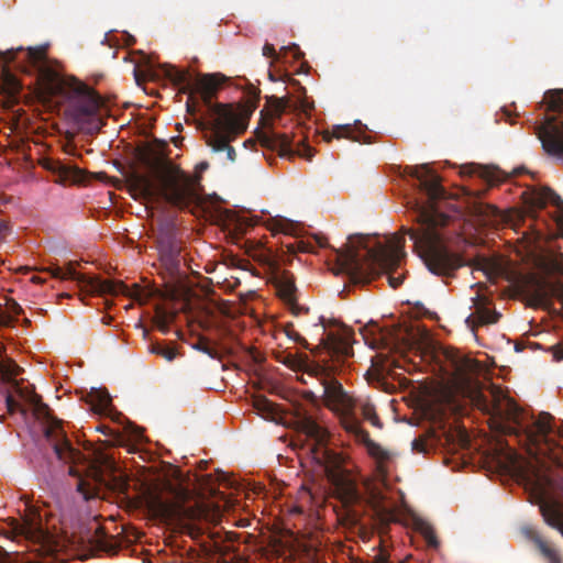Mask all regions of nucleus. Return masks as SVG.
<instances>
[{
  "instance_id": "obj_25",
  "label": "nucleus",
  "mask_w": 563,
  "mask_h": 563,
  "mask_svg": "<svg viewBox=\"0 0 563 563\" xmlns=\"http://www.w3.org/2000/svg\"><path fill=\"white\" fill-rule=\"evenodd\" d=\"M93 410L98 413L109 415L111 419L120 422L125 419L121 412H113L111 408V397L107 390H92L90 394Z\"/></svg>"
},
{
  "instance_id": "obj_26",
  "label": "nucleus",
  "mask_w": 563,
  "mask_h": 563,
  "mask_svg": "<svg viewBox=\"0 0 563 563\" xmlns=\"http://www.w3.org/2000/svg\"><path fill=\"white\" fill-rule=\"evenodd\" d=\"M540 512L548 526L560 531L563 537V510L558 503L542 501Z\"/></svg>"
},
{
  "instance_id": "obj_15",
  "label": "nucleus",
  "mask_w": 563,
  "mask_h": 563,
  "mask_svg": "<svg viewBox=\"0 0 563 563\" xmlns=\"http://www.w3.org/2000/svg\"><path fill=\"white\" fill-rule=\"evenodd\" d=\"M89 471L93 481L100 485L120 493H125L129 488L128 477L119 472L114 461L108 455L100 454L90 463Z\"/></svg>"
},
{
  "instance_id": "obj_45",
  "label": "nucleus",
  "mask_w": 563,
  "mask_h": 563,
  "mask_svg": "<svg viewBox=\"0 0 563 563\" xmlns=\"http://www.w3.org/2000/svg\"><path fill=\"white\" fill-rule=\"evenodd\" d=\"M256 408L263 412H273V405L266 398L256 400Z\"/></svg>"
},
{
  "instance_id": "obj_16",
  "label": "nucleus",
  "mask_w": 563,
  "mask_h": 563,
  "mask_svg": "<svg viewBox=\"0 0 563 563\" xmlns=\"http://www.w3.org/2000/svg\"><path fill=\"white\" fill-rule=\"evenodd\" d=\"M323 373V402L332 411L350 412L355 409L356 401L344 390L342 384L321 368Z\"/></svg>"
},
{
  "instance_id": "obj_4",
  "label": "nucleus",
  "mask_w": 563,
  "mask_h": 563,
  "mask_svg": "<svg viewBox=\"0 0 563 563\" xmlns=\"http://www.w3.org/2000/svg\"><path fill=\"white\" fill-rule=\"evenodd\" d=\"M161 181L162 185L157 186L151 176L139 173L129 178L131 190L147 201L161 195L169 205L179 209L199 207V184L179 167L172 163L164 164Z\"/></svg>"
},
{
  "instance_id": "obj_3",
  "label": "nucleus",
  "mask_w": 563,
  "mask_h": 563,
  "mask_svg": "<svg viewBox=\"0 0 563 563\" xmlns=\"http://www.w3.org/2000/svg\"><path fill=\"white\" fill-rule=\"evenodd\" d=\"M493 399L485 410L490 415L494 428L501 434L523 439L529 445L530 454H551L558 445L555 437L563 439V428L555 429L554 417L541 411L538 417L528 415L511 398L494 389Z\"/></svg>"
},
{
  "instance_id": "obj_10",
  "label": "nucleus",
  "mask_w": 563,
  "mask_h": 563,
  "mask_svg": "<svg viewBox=\"0 0 563 563\" xmlns=\"http://www.w3.org/2000/svg\"><path fill=\"white\" fill-rule=\"evenodd\" d=\"M514 286L529 307L550 309L553 298L563 303L562 282H551L539 274L528 273L519 275Z\"/></svg>"
},
{
  "instance_id": "obj_17",
  "label": "nucleus",
  "mask_w": 563,
  "mask_h": 563,
  "mask_svg": "<svg viewBox=\"0 0 563 563\" xmlns=\"http://www.w3.org/2000/svg\"><path fill=\"white\" fill-rule=\"evenodd\" d=\"M549 202L558 209V214L553 217V222L563 234V200L561 197L548 187L534 188L526 194V203L528 205L531 218L537 210L543 209Z\"/></svg>"
},
{
  "instance_id": "obj_46",
  "label": "nucleus",
  "mask_w": 563,
  "mask_h": 563,
  "mask_svg": "<svg viewBox=\"0 0 563 563\" xmlns=\"http://www.w3.org/2000/svg\"><path fill=\"white\" fill-rule=\"evenodd\" d=\"M282 49L285 52H291L292 57L296 60H299L303 57V53L300 51V48L296 44H294L292 46H289V47H283Z\"/></svg>"
},
{
  "instance_id": "obj_56",
  "label": "nucleus",
  "mask_w": 563,
  "mask_h": 563,
  "mask_svg": "<svg viewBox=\"0 0 563 563\" xmlns=\"http://www.w3.org/2000/svg\"><path fill=\"white\" fill-rule=\"evenodd\" d=\"M97 430L101 431V432H103L106 434H108V431H109V434L110 433L112 434V431L108 427H106V426H99V427H97Z\"/></svg>"
},
{
  "instance_id": "obj_59",
  "label": "nucleus",
  "mask_w": 563,
  "mask_h": 563,
  "mask_svg": "<svg viewBox=\"0 0 563 563\" xmlns=\"http://www.w3.org/2000/svg\"><path fill=\"white\" fill-rule=\"evenodd\" d=\"M99 532L101 533V537H100L99 541H100V542H102V541H103V538L106 537V536H104V533H103L102 528H98V529H97V533H99Z\"/></svg>"
},
{
  "instance_id": "obj_55",
  "label": "nucleus",
  "mask_w": 563,
  "mask_h": 563,
  "mask_svg": "<svg viewBox=\"0 0 563 563\" xmlns=\"http://www.w3.org/2000/svg\"><path fill=\"white\" fill-rule=\"evenodd\" d=\"M10 553L2 548V563H8Z\"/></svg>"
},
{
  "instance_id": "obj_48",
  "label": "nucleus",
  "mask_w": 563,
  "mask_h": 563,
  "mask_svg": "<svg viewBox=\"0 0 563 563\" xmlns=\"http://www.w3.org/2000/svg\"><path fill=\"white\" fill-rule=\"evenodd\" d=\"M284 364H286L289 367L296 368L301 365V361L294 355H288L284 361Z\"/></svg>"
},
{
  "instance_id": "obj_35",
  "label": "nucleus",
  "mask_w": 563,
  "mask_h": 563,
  "mask_svg": "<svg viewBox=\"0 0 563 563\" xmlns=\"http://www.w3.org/2000/svg\"><path fill=\"white\" fill-rule=\"evenodd\" d=\"M415 527L416 530L424 538L429 548L438 549L439 540L433 527L429 522L418 519L415 521Z\"/></svg>"
},
{
  "instance_id": "obj_53",
  "label": "nucleus",
  "mask_w": 563,
  "mask_h": 563,
  "mask_svg": "<svg viewBox=\"0 0 563 563\" xmlns=\"http://www.w3.org/2000/svg\"><path fill=\"white\" fill-rule=\"evenodd\" d=\"M1 230H2V241H3L5 235L10 232V228L8 227V224L3 220H2Z\"/></svg>"
},
{
  "instance_id": "obj_64",
  "label": "nucleus",
  "mask_w": 563,
  "mask_h": 563,
  "mask_svg": "<svg viewBox=\"0 0 563 563\" xmlns=\"http://www.w3.org/2000/svg\"><path fill=\"white\" fill-rule=\"evenodd\" d=\"M69 473H70L71 475H75V474H76V473H75V471H74V467H73V466H70V467H69Z\"/></svg>"
},
{
  "instance_id": "obj_32",
  "label": "nucleus",
  "mask_w": 563,
  "mask_h": 563,
  "mask_svg": "<svg viewBox=\"0 0 563 563\" xmlns=\"http://www.w3.org/2000/svg\"><path fill=\"white\" fill-rule=\"evenodd\" d=\"M168 246H178L176 238V228L173 223L166 222L162 224L157 233V249Z\"/></svg>"
},
{
  "instance_id": "obj_12",
  "label": "nucleus",
  "mask_w": 563,
  "mask_h": 563,
  "mask_svg": "<svg viewBox=\"0 0 563 563\" xmlns=\"http://www.w3.org/2000/svg\"><path fill=\"white\" fill-rule=\"evenodd\" d=\"M433 357L454 389L463 391L468 388L471 374L478 369V364L474 360L462 355L453 347H440L434 352Z\"/></svg>"
},
{
  "instance_id": "obj_20",
  "label": "nucleus",
  "mask_w": 563,
  "mask_h": 563,
  "mask_svg": "<svg viewBox=\"0 0 563 563\" xmlns=\"http://www.w3.org/2000/svg\"><path fill=\"white\" fill-rule=\"evenodd\" d=\"M373 520L380 537V550L374 558V563H388V552L384 547V536L387 534L389 525L397 521V515L393 508L386 507L382 501L373 505Z\"/></svg>"
},
{
  "instance_id": "obj_61",
  "label": "nucleus",
  "mask_w": 563,
  "mask_h": 563,
  "mask_svg": "<svg viewBox=\"0 0 563 563\" xmlns=\"http://www.w3.org/2000/svg\"><path fill=\"white\" fill-rule=\"evenodd\" d=\"M253 98H254L255 100H258V98H260V91H258V90H254V91H253Z\"/></svg>"
},
{
  "instance_id": "obj_39",
  "label": "nucleus",
  "mask_w": 563,
  "mask_h": 563,
  "mask_svg": "<svg viewBox=\"0 0 563 563\" xmlns=\"http://www.w3.org/2000/svg\"><path fill=\"white\" fill-rule=\"evenodd\" d=\"M361 442L366 445L368 453L378 460L385 461L389 457L388 453L369 438V434H367V439H363Z\"/></svg>"
},
{
  "instance_id": "obj_63",
  "label": "nucleus",
  "mask_w": 563,
  "mask_h": 563,
  "mask_svg": "<svg viewBox=\"0 0 563 563\" xmlns=\"http://www.w3.org/2000/svg\"><path fill=\"white\" fill-rule=\"evenodd\" d=\"M522 172H525V168H523V167L515 169V173H516V174H520V173H522Z\"/></svg>"
},
{
  "instance_id": "obj_11",
  "label": "nucleus",
  "mask_w": 563,
  "mask_h": 563,
  "mask_svg": "<svg viewBox=\"0 0 563 563\" xmlns=\"http://www.w3.org/2000/svg\"><path fill=\"white\" fill-rule=\"evenodd\" d=\"M2 538L11 540L24 539L38 543L42 547H48L52 542V536L44 527L42 517L36 508L25 503L24 515L21 519L9 517L2 519Z\"/></svg>"
},
{
  "instance_id": "obj_7",
  "label": "nucleus",
  "mask_w": 563,
  "mask_h": 563,
  "mask_svg": "<svg viewBox=\"0 0 563 563\" xmlns=\"http://www.w3.org/2000/svg\"><path fill=\"white\" fill-rule=\"evenodd\" d=\"M214 112L212 120L199 121L198 129L213 152H225L228 159L234 162L236 153L230 143L245 131L246 124L231 106H218Z\"/></svg>"
},
{
  "instance_id": "obj_13",
  "label": "nucleus",
  "mask_w": 563,
  "mask_h": 563,
  "mask_svg": "<svg viewBox=\"0 0 563 563\" xmlns=\"http://www.w3.org/2000/svg\"><path fill=\"white\" fill-rule=\"evenodd\" d=\"M262 146L278 152L280 157L294 158L296 156L311 161L314 156V150L306 144L307 137L303 135L302 129L298 128L297 132L279 133L274 129L262 131L257 135Z\"/></svg>"
},
{
  "instance_id": "obj_54",
  "label": "nucleus",
  "mask_w": 563,
  "mask_h": 563,
  "mask_svg": "<svg viewBox=\"0 0 563 563\" xmlns=\"http://www.w3.org/2000/svg\"><path fill=\"white\" fill-rule=\"evenodd\" d=\"M132 429H135V428L131 424V422H128V426L125 427V431L134 434L135 437H139V433L134 432V430H132Z\"/></svg>"
},
{
  "instance_id": "obj_36",
  "label": "nucleus",
  "mask_w": 563,
  "mask_h": 563,
  "mask_svg": "<svg viewBox=\"0 0 563 563\" xmlns=\"http://www.w3.org/2000/svg\"><path fill=\"white\" fill-rule=\"evenodd\" d=\"M475 169H477L479 177L486 180L487 184L490 186H494L503 180V178L500 177V170L496 168L474 165L464 167V170H467V173L470 174L474 173Z\"/></svg>"
},
{
  "instance_id": "obj_27",
  "label": "nucleus",
  "mask_w": 563,
  "mask_h": 563,
  "mask_svg": "<svg viewBox=\"0 0 563 563\" xmlns=\"http://www.w3.org/2000/svg\"><path fill=\"white\" fill-rule=\"evenodd\" d=\"M562 256V254L550 253L537 260V267L541 271L543 277L547 278L549 275L563 276Z\"/></svg>"
},
{
  "instance_id": "obj_38",
  "label": "nucleus",
  "mask_w": 563,
  "mask_h": 563,
  "mask_svg": "<svg viewBox=\"0 0 563 563\" xmlns=\"http://www.w3.org/2000/svg\"><path fill=\"white\" fill-rule=\"evenodd\" d=\"M362 416L365 420H367L372 426L376 428H382L383 423L380 422L375 407L372 402L365 400L360 404Z\"/></svg>"
},
{
  "instance_id": "obj_50",
  "label": "nucleus",
  "mask_w": 563,
  "mask_h": 563,
  "mask_svg": "<svg viewBox=\"0 0 563 563\" xmlns=\"http://www.w3.org/2000/svg\"><path fill=\"white\" fill-rule=\"evenodd\" d=\"M156 325L157 328L163 332V333H167L168 331V321L166 320L165 317H157L156 318Z\"/></svg>"
},
{
  "instance_id": "obj_24",
  "label": "nucleus",
  "mask_w": 563,
  "mask_h": 563,
  "mask_svg": "<svg viewBox=\"0 0 563 563\" xmlns=\"http://www.w3.org/2000/svg\"><path fill=\"white\" fill-rule=\"evenodd\" d=\"M500 317L501 314L498 311L490 310L484 303L478 302L475 306V311L466 318L465 322L475 332V329L479 325L497 323Z\"/></svg>"
},
{
  "instance_id": "obj_28",
  "label": "nucleus",
  "mask_w": 563,
  "mask_h": 563,
  "mask_svg": "<svg viewBox=\"0 0 563 563\" xmlns=\"http://www.w3.org/2000/svg\"><path fill=\"white\" fill-rule=\"evenodd\" d=\"M325 239L320 236H314L312 240H295L291 243H286L285 247L287 253L296 254V253H314L317 247H325Z\"/></svg>"
},
{
  "instance_id": "obj_33",
  "label": "nucleus",
  "mask_w": 563,
  "mask_h": 563,
  "mask_svg": "<svg viewBox=\"0 0 563 563\" xmlns=\"http://www.w3.org/2000/svg\"><path fill=\"white\" fill-rule=\"evenodd\" d=\"M437 442L434 433H424L411 442V449L416 453L427 454L435 448Z\"/></svg>"
},
{
  "instance_id": "obj_9",
  "label": "nucleus",
  "mask_w": 563,
  "mask_h": 563,
  "mask_svg": "<svg viewBox=\"0 0 563 563\" xmlns=\"http://www.w3.org/2000/svg\"><path fill=\"white\" fill-rule=\"evenodd\" d=\"M103 107L102 98L92 88L79 82L74 89L66 111L78 129L95 134L103 125Z\"/></svg>"
},
{
  "instance_id": "obj_60",
  "label": "nucleus",
  "mask_w": 563,
  "mask_h": 563,
  "mask_svg": "<svg viewBox=\"0 0 563 563\" xmlns=\"http://www.w3.org/2000/svg\"><path fill=\"white\" fill-rule=\"evenodd\" d=\"M501 117H503V118H509V117H510L509 111H508V110H506V109H504V110L501 111Z\"/></svg>"
},
{
  "instance_id": "obj_29",
  "label": "nucleus",
  "mask_w": 563,
  "mask_h": 563,
  "mask_svg": "<svg viewBox=\"0 0 563 563\" xmlns=\"http://www.w3.org/2000/svg\"><path fill=\"white\" fill-rule=\"evenodd\" d=\"M340 415L341 424L344 430L355 437L357 441H362L363 439H367L368 432L361 427L360 420L356 418L354 413V409L350 412H336Z\"/></svg>"
},
{
  "instance_id": "obj_57",
  "label": "nucleus",
  "mask_w": 563,
  "mask_h": 563,
  "mask_svg": "<svg viewBox=\"0 0 563 563\" xmlns=\"http://www.w3.org/2000/svg\"><path fill=\"white\" fill-rule=\"evenodd\" d=\"M324 321H325V319L323 317H320L319 318V323L316 324V327L321 325L323 332L325 331V323H324Z\"/></svg>"
},
{
  "instance_id": "obj_42",
  "label": "nucleus",
  "mask_w": 563,
  "mask_h": 563,
  "mask_svg": "<svg viewBox=\"0 0 563 563\" xmlns=\"http://www.w3.org/2000/svg\"><path fill=\"white\" fill-rule=\"evenodd\" d=\"M286 334L290 340L300 344L303 349H307L310 351L312 350V349H310V344L308 343V341L294 329L292 324H288L286 327Z\"/></svg>"
},
{
  "instance_id": "obj_52",
  "label": "nucleus",
  "mask_w": 563,
  "mask_h": 563,
  "mask_svg": "<svg viewBox=\"0 0 563 563\" xmlns=\"http://www.w3.org/2000/svg\"><path fill=\"white\" fill-rule=\"evenodd\" d=\"M290 227H291V224H289V223H280V231L285 234L290 235V234H292Z\"/></svg>"
},
{
  "instance_id": "obj_23",
  "label": "nucleus",
  "mask_w": 563,
  "mask_h": 563,
  "mask_svg": "<svg viewBox=\"0 0 563 563\" xmlns=\"http://www.w3.org/2000/svg\"><path fill=\"white\" fill-rule=\"evenodd\" d=\"M277 291L278 296L289 307L292 314L298 316L301 311H308L307 308L299 306L297 301V288L292 276L283 273L277 279Z\"/></svg>"
},
{
  "instance_id": "obj_49",
  "label": "nucleus",
  "mask_w": 563,
  "mask_h": 563,
  "mask_svg": "<svg viewBox=\"0 0 563 563\" xmlns=\"http://www.w3.org/2000/svg\"><path fill=\"white\" fill-rule=\"evenodd\" d=\"M263 55L266 57H277L276 49L273 44L266 43L263 46Z\"/></svg>"
},
{
  "instance_id": "obj_47",
  "label": "nucleus",
  "mask_w": 563,
  "mask_h": 563,
  "mask_svg": "<svg viewBox=\"0 0 563 563\" xmlns=\"http://www.w3.org/2000/svg\"><path fill=\"white\" fill-rule=\"evenodd\" d=\"M553 353V357L555 361L563 360V344H556L550 347Z\"/></svg>"
},
{
  "instance_id": "obj_21",
  "label": "nucleus",
  "mask_w": 563,
  "mask_h": 563,
  "mask_svg": "<svg viewBox=\"0 0 563 563\" xmlns=\"http://www.w3.org/2000/svg\"><path fill=\"white\" fill-rule=\"evenodd\" d=\"M520 532L528 541L536 545L540 554L549 563H562V558L559 551L544 540L533 526L526 525L521 527Z\"/></svg>"
},
{
  "instance_id": "obj_43",
  "label": "nucleus",
  "mask_w": 563,
  "mask_h": 563,
  "mask_svg": "<svg viewBox=\"0 0 563 563\" xmlns=\"http://www.w3.org/2000/svg\"><path fill=\"white\" fill-rule=\"evenodd\" d=\"M58 174L65 179H70L77 174L79 170L73 166H67L64 164H58L57 169Z\"/></svg>"
},
{
  "instance_id": "obj_58",
  "label": "nucleus",
  "mask_w": 563,
  "mask_h": 563,
  "mask_svg": "<svg viewBox=\"0 0 563 563\" xmlns=\"http://www.w3.org/2000/svg\"><path fill=\"white\" fill-rule=\"evenodd\" d=\"M534 231H536L537 239H541L543 236L542 229L536 228Z\"/></svg>"
},
{
  "instance_id": "obj_2",
  "label": "nucleus",
  "mask_w": 563,
  "mask_h": 563,
  "mask_svg": "<svg viewBox=\"0 0 563 563\" xmlns=\"http://www.w3.org/2000/svg\"><path fill=\"white\" fill-rule=\"evenodd\" d=\"M1 373L2 396L4 397L7 413L11 417L18 416L22 421H25L29 412L32 411L36 419H42L47 423L45 438L58 460L69 464L84 462L85 456L70 444L60 421L52 417L49 407L42 401L33 386L26 379L20 377L24 369L5 354L3 345Z\"/></svg>"
},
{
  "instance_id": "obj_22",
  "label": "nucleus",
  "mask_w": 563,
  "mask_h": 563,
  "mask_svg": "<svg viewBox=\"0 0 563 563\" xmlns=\"http://www.w3.org/2000/svg\"><path fill=\"white\" fill-rule=\"evenodd\" d=\"M159 262L164 279L172 282L180 275V246L158 249Z\"/></svg>"
},
{
  "instance_id": "obj_19",
  "label": "nucleus",
  "mask_w": 563,
  "mask_h": 563,
  "mask_svg": "<svg viewBox=\"0 0 563 563\" xmlns=\"http://www.w3.org/2000/svg\"><path fill=\"white\" fill-rule=\"evenodd\" d=\"M320 351H324L336 361H344L353 356L352 333L344 331L343 333L330 332L327 336L322 335L319 344L311 350L313 354Z\"/></svg>"
},
{
  "instance_id": "obj_37",
  "label": "nucleus",
  "mask_w": 563,
  "mask_h": 563,
  "mask_svg": "<svg viewBox=\"0 0 563 563\" xmlns=\"http://www.w3.org/2000/svg\"><path fill=\"white\" fill-rule=\"evenodd\" d=\"M544 100L548 110L552 112H563V89H553L544 93Z\"/></svg>"
},
{
  "instance_id": "obj_30",
  "label": "nucleus",
  "mask_w": 563,
  "mask_h": 563,
  "mask_svg": "<svg viewBox=\"0 0 563 563\" xmlns=\"http://www.w3.org/2000/svg\"><path fill=\"white\" fill-rule=\"evenodd\" d=\"M22 313V308L13 299L2 296V328L14 327L19 321V316Z\"/></svg>"
},
{
  "instance_id": "obj_1",
  "label": "nucleus",
  "mask_w": 563,
  "mask_h": 563,
  "mask_svg": "<svg viewBox=\"0 0 563 563\" xmlns=\"http://www.w3.org/2000/svg\"><path fill=\"white\" fill-rule=\"evenodd\" d=\"M409 174L419 181L420 190L427 195L429 202L443 198L444 188L440 178L428 165L409 167ZM449 217L439 212L432 205L416 203L417 228L401 230L395 236L391 246L377 243L369 247L362 234L349 236L341 249H334L335 275L344 274L353 284H366L371 279L385 274L390 287L398 288L405 279L399 266L405 256V235L413 242V250L423 261L428 269L438 276L451 277L463 266L460 255L451 252L443 242L441 229L446 225Z\"/></svg>"
},
{
  "instance_id": "obj_6",
  "label": "nucleus",
  "mask_w": 563,
  "mask_h": 563,
  "mask_svg": "<svg viewBox=\"0 0 563 563\" xmlns=\"http://www.w3.org/2000/svg\"><path fill=\"white\" fill-rule=\"evenodd\" d=\"M167 78L176 86L183 93L188 95L186 102L187 110L195 113L198 98L207 107L210 119L214 118V109L223 103H213L212 99L216 97L223 77L219 74H205L194 76L188 69H180L176 66H167L165 69Z\"/></svg>"
},
{
  "instance_id": "obj_41",
  "label": "nucleus",
  "mask_w": 563,
  "mask_h": 563,
  "mask_svg": "<svg viewBox=\"0 0 563 563\" xmlns=\"http://www.w3.org/2000/svg\"><path fill=\"white\" fill-rule=\"evenodd\" d=\"M298 109L297 104H294V102L290 99L287 98H275L274 99V110L275 112L280 115V113L290 110V109Z\"/></svg>"
},
{
  "instance_id": "obj_40",
  "label": "nucleus",
  "mask_w": 563,
  "mask_h": 563,
  "mask_svg": "<svg viewBox=\"0 0 563 563\" xmlns=\"http://www.w3.org/2000/svg\"><path fill=\"white\" fill-rule=\"evenodd\" d=\"M151 352L154 353V354L163 356L167 361H173L176 357V355H177V352H176V350L174 347L167 346V345H163V344H159V343L153 344L152 347H151Z\"/></svg>"
},
{
  "instance_id": "obj_31",
  "label": "nucleus",
  "mask_w": 563,
  "mask_h": 563,
  "mask_svg": "<svg viewBox=\"0 0 563 563\" xmlns=\"http://www.w3.org/2000/svg\"><path fill=\"white\" fill-rule=\"evenodd\" d=\"M488 209L492 216L499 217L505 224L510 225L515 230H518L519 227L526 223V216L519 210H509L506 213H500L495 207H488Z\"/></svg>"
},
{
  "instance_id": "obj_34",
  "label": "nucleus",
  "mask_w": 563,
  "mask_h": 563,
  "mask_svg": "<svg viewBox=\"0 0 563 563\" xmlns=\"http://www.w3.org/2000/svg\"><path fill=\"white\" fill-rule=\"evenodd\" d=\"M332 139H349L354 142H360V135H356L354 129L349 124L336 125L333 128L332 132H325L323 134L325 142H330Z\"/></svg>"
},
{
  "instance_id": "obj_8",
  "label": "nucleus",
  "mask_w": 563,
  "mask_h": 563,
  "mask_svg": "<svg viewBox=\"0 0 563 563\" xmlns=\"http://www.w3.org/2000/svg\"><path fill=\"white\" fill-rule=\"evenodd\" d=\"M45 57V46L2 51V97L7 93L11 102L22 88L20 80L11 73L12 69L31 73L42 66ZM5 107L7 101L2 98V109Z\"/></svg>"
},
{
  "instance_id": "obj_51",
  "label": "nucleus",
  "mask_w": 563,
  "mask_h": 563,
  "mask_svg": "<svg viewBox=\"0 0 563 563\" xmlns=\"http://www.w3.org/2000/svg\"><path fill=\"white\" fill-rule=\"evenodd\" d=\"M312 108V106L308 102V101H300V110L303 112V113H308V111H310Z\"/></svg>"
},
{
  "instance_id": "obj_18",
  "label": "nucleus",
  "mask_w": 563,
  "mask_h": 563,
  "mask_svg": "<svg viewBox=\"0 0 563 563\" xmlns=\"http://www.w3.org/2000/svg\"><path fill=\"white\" fill-rule=\"evenodd\" d=\"M538 137L543 150L563 162V122L555 118L547 119L538 128Z\"/></svg>"
},
{
  "instance_id": "obj_62",
  "label": "nucleus",
  "mask_w": 563,
  "mask_h": 563,
  "mask_svg": "<svg viewBox=\"0 0 563 563\" xmlns=\"http://www.w3.org/2000/svg\"><path fill=\"white\" fill-rule=\"evenodd\" d=\"M31 280L34 282V283H42V279L40 277H36V276H33L31 278Z\"/></svg>"
},
{
  "instance_id": "obj_14",
  "label": "nucleus",
  "mask_w": 563,
  "mask_h": 563,
  "mask_svg": "<svg viewBox=\"0 0 563 563\" xmlns=\"http://www.w3.org/2000/svg\"><path fill=\"white\" fill-rule=\"evenodd\" d=\"M53 277L59 279H71L76 280L79 285L89 288L92 292L101 295H118L125 291V285L122 282H114L110 279L100 278H88L85 275L79 274L73 263H69L66 267L54 266L47 269Z\"/></svg>"
},
{
  "instance_id": "obj_5",
  "label": "nucleus",
  "mask_w": 563,
  "mask_h": 563,
  "mask_svg": "<svg viewBox=\"0 0 563 563\" xmlns=\"http://www.w3.org/2000/svg\"><path fill=\"white\" fill-rule=\"evenodd\" d=\"M296 428L299 433L306 437L312 459L324 467L328 476L335 483L342 503L345 506L357 503L360 493L356 486L340 474L342 456L327 446L328 430L307 411L297 413Z\"/></svg>"
},
{
  "instance_id": "obj_44",
  "label": "nucleus",
  "mask_w": 563,
  "mask_h": 563,
  "mask_svg": "<svg viewBox=\"0 0 563 563\" xmlns=\"http://www.w3.org/2000/svg\"><path fill=\"white\" fill-rule=\"evenodd\" d=\"M199 351H201L202 353L209 355L210 357L212 358H217L218 357V352L217 350H214L213 347L209 346L208 342L206 341H200L197 346H196Z\"/></svg>"
}]
</instances>
